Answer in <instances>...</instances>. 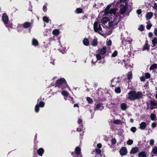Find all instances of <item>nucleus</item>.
<instances>
[{"instance_id": "nucleus-54", "label": "nucleus", "mask_w": 157, "mask_h": 157, "mask_svg": "<svg viewBox=\"0 0 157 157\" xmlns=\"http://www.w3.org/2000/svg\"><path fill=\"white\" fill-rule=\"evenodd\" d=\"M43 10L44 11L46 12L47 11V7L46 6H44L43 7Z\"/></svg>"}, {"instance_id": "nucleus-30", "label": "nucleus", "mask_w": 157, "mask_h": 157, "mask_svg": "<svg viewBox=\"0 0 157 157\" xmlns=\"http://www.w3.org/2000/svg\"><path fill=\"white\" fill-rule=\"evenodd\" d=\"M62 94L64 96H65V97H67L68 95V93L66 91H63L62 92ZM65 100H66V97H65Z\"/></svg>"}, {"instance_id": "nucleus-27", "label": "nucleus", "mask_w": 157, "mask_h": 157, "mask_svg": "<svg viewBox=\"0 0 157 157\" xmlns=\"http://www.w3.org/2000/svg\"><path fill=\"white\" fill-rule=\"evenodd\" d=\"M30 26V24L28 22H25L23 25V27L25 28H27Z\"/></svg>"}, {"instance_id": "nucleus-44", "label": "nucleus", "mask_w": 157, "mask_h": 157, "mask_svg": "<svg viewBox=\"0 0 157 157\" xmlns=\"http://www.w3.org/2000/svg\"><path fill=\"white\" fill-rule=\"evenodd\" d=\"M150 117L151 119L152 120H154L156 117L155 115L153 114H151V115Z\"/></svg>"}, {"instance_id": "nucleus-34", "label": "nucleus", "mask_w": 157, "mask_h": 157, "mask_svg": "<svg viewBox=\"0 0 157 157\" xmlns=\"http://www.w3.org/2000/svg\"><path fill=\"white\" fill-rule=\"evenodd\" d=\"M133 143V141L132 140L129 139L128 140L127 142V144L128 145H131Z\"/></svg>"}, {"instance_id": "nucleus-37", "label": "nucleus", "mask_w": 157, "mask_h": 157, "mask_svg": "<svg viewBox=\"0 0 157 157\" xmlns=\"http://www.w3.org/2000/svg\"><path fill=\"white\" fill-rule=\"evenodd\" d=\"M43 20L44 21L46 22H48L49 21V19L47 17L45 16L43 17Z\"/></svg>"}, {"instance_id": "nucleus-7", "label": "nucleus", "mask_w": 157, "mask_h": 157, "mask_svg": "<svg viewBox=\"0 0 157 157\" xmlns=\"http://www.w3.org/2000/svg\"><path fill=\"white\" fill-rule=\"evenodd\" d=\"M122 65H124L126 68L132 67V65L130 63V60L126 57L125 59H123L122 62Z\"/></svg>"}, {"instance_id": "nucleus-20", "label": "nucleus", "mask_w": 157, "mask_h": 157, "mask_svg": "<svg viewBox=\"0 0 157 157\" xmlns=\"http://www.w3.org/2000/svg\"><path fill=\"white\" fill-rule=\"evenodd\" d=\"M139 157H146V154L144 151H141L138 154Z\"/></svg>"}, {"instance_id": "nucleus-56", "label": "nucleus", "mask_w": 157, "mask_h": 157, "mask_svg": "<svg viewBox=\"0 0 157 157\" xmlns=\"http://www.w3.org/2000/svg\"><path fill=\"white\" fill-rule=\"evenodd\" d=\"M97 147L98 148V149H99L101 148V144H98L97 145Z\"/></svg>"}, {"instance_id": "nucleus-9", "label": "nucleus", "mask_w": 157, "mask_h": 157, "mask_svg": "<svg viewBox=\"0 0 157 157\" xmlns=\"http://www.w3.org/2000/svg\"><path fill=\"white\" fill-rule=\"evenodd\" d=\"M44 103L41 101L40 103L39 104H37L35 107V110L36 112H38L39 110V107H43L44 106Z\"/></svg>"}, {"instance_id": "nucleus-52", "label": "nucleus", "mask_w": 157, "mask_h": 157, "mask_svg": "<svg viewBox=\"0 0 157 157\" xmlns=\"http://www.w3.org/2000/svg\"><path fill=\"white\" fill-rule=\"evenodd\" d=\"M154 33L155 36H157V28L155 29L154 31Z\"/></svg>"}, {"instance_id": "nucleus-17", "label": "nucleus", "mask_w": 157, "mask_h": 157, "mask_svg": "<svg viewBox=\"0 0 157 157\" xmlns=\"http://www.w3.org/2000/svg\"><path fill=\"white\" fill-rule=\"evenodd\" d=\"M98 39L97 37H94L93 40L91 44L92 46H96L98 44L97 42Z\"/></svg>"}, {"instance_id": "nucleus-49", "label": "nucleus", "mask_w": 157, "mask_h": 157, "mask_svg": "<svg viewBox=\"0 0 157 157\" xmlns=\"http://www.w3.org/2000/svg\"><path fill=\"white\" fill-rule=\"evenodd\" d=\"M144 27L142 25H141L140 27L139 28V30L140 31H143L144 29Z\"/></svg>"}, {"instance_id": "nucleus-46", "label": "nucleus", "mask_w": 157, "mask_h": 157, "mask_svg": "<svg viewBox=\"0 0 157 157\" xmlns=\"http://www.w3.org/2000/svg\"><path fill=\"white\" fill-rule=\"evenodd\" d=\"M130 129L132 132H135L136 131V128L135 127H132Z\"/></svg>"}, {"instance_id": "nucleus-23", "label": "nucleus", "mask_w": 157, "mask_h": 157, "mask_svg": "<svg viewBox=\"0 0 157 157\" xmlns=\"http://www.w3.org/2000/svg\"><path fill=\"white\" fill-rule=\"evenodd\" d=\"M32 44L35 46H37L38 44V41L36 39H33L32 40Z\"/></svg>"}, {"instance_id": "nucleus-31", "label": "nucleus", "mask_w": 157, "mask_h": 157, "mask_svg": "<svg viewBox=\"0 0 157 157\" xmlns=\"http://www.w3.org/2000/svg\"><path fill=\"white\" fill-rule=\"evenodd\" d=\"M86 100L89 103L91 104L93 102V101L91 98H90L87 97L86 98Z\"/></svg>"}, {"instance_id": "nucleus-45", "label": "nucleus", "mask_w": 157, "mask_h": 157, "mask_svg": "<svg viewBox=\"0 0 157 157\" xmlns=\"http://www.w3.org/2000/svg\"><path fill=\"white\" fill-rule=\"evenodd\" d=\"M112 144H115L116 143V140L114 138H113L111 140Z\"/></svg>"}, {"instance_id": "nucleus-21", "label": "nucleus", "mask_w": 157, "mask_h": 157, "mask_svg": "<svg viewBox=\"0 0 157 157\" xmlns=\"http://www.w3.org/2000/svg\"><path fill=\"white\" fill-rule=\"evenodd\" d=\"M153 13L152 12H149L147 13L146 16V18L147 19H150L152 16Z\"/></svg>"}, {"instance_id": "nucleus-39", "label": "nucleus", "mask_w": 157, "mask_h": 157, "mask_svg": "<svg viewBox=\"0 0 157 157\" xmlns=\"http://www.w3.org/2000/svg\"><path fill=\"white\" fill-rule=\"evenodd\" d=\"M150 74L148 73H146L145 74V78L146 79H148L150 77Z\"/></svg>"}, {"instance_id": "nucleus-13", "label": "nucleus", "mask_w": 157, "mask_h": 157, "mask_svg": "<svg viewBox=\"0 0 157 157\" xmlns=\"http://www.w3.org/2000/svg\"><path fill=\"white\" fill-rule=\"evenodd\" d=\"M139 148L138 147H134L132 148L130 151V153L134 154L139 151Z\"/></svg>"}, {"instance_id": "nucleus-47", "label": "nucleus", "mask_w": 157, "mask_h": 157, "mask_svg": "<svg viewBox=\"0 0 157 157\" xmlns=\"http://www.w3.org/2000/svg\"><path fill=\"white\" fill-rule=\"evenodd\" d=\"M154 143V140L153 139H151L150 140L149 144L151 145H153Z\"/></svg>"}, {"instance_id": "nucleus-15", "label": "nucleus", "mask_w": 157, "mask_h": 157, "mask_svg": "<svg viewBox=\"0 0 157 157\" xmlns=\"http://www.w3.org/2000/svg\"><path fill=\"white\" fill-rule=\"evenodd\" d=\"M152 41V47H154L157 45V38L155 37L151 40Z\"/></svg>"}, {"instance_id": "nucleus-19", "label": "nucleus", "mask_w": 157, "mask_h": 157, "mask_svg": "<svg viewBox=\"0 0 157 157\" xmlns=\"http://www.w3.org/2000/svg\"><path fill=\"white\" fill-rule=\"evenodd\" d=\"M44 151V149L42 148H40L38 150L37 153L39 155L41 156L42 155Z\"/></svg>"}, {"instance_id": "nucleus-14", "label": "nucleus", "mask_w": 157, "mask_h": 157, "mask_svg": "<svg viewBox=\"0 0 157 157\" xmlns=\"http://www.w3.org/2000/svg\"><path fill=\"white\" fill-rule=\"evenodd\" d=\"M150 47V45L148 44V41H147L143 47V49L144 50H149V49Z\"/></svg>"}, {"instance_id": "nucleus-58", "label": "nucleus", "mask_w": 157, "mask_h": 157, "mask_svg": "<svg viewBox=\"0 0 157 157\" xmlns=\"http://www.w3.org/2000/svg\"><path fill=\"white\" fill-rule=\"evenodd\" d=\"M153 36V34L151 33H148V36L149 37H151Z\"/></svg>"}, {"instance_id": "nucleus-8", "label": "nucleus", "mask_w": 157, "mask_h": 157, "mask_svg": "<svg viewBox=\"0 0 157 157\" xmlns=\"http://www.w3.org/2000/svg\"><path fill=\"white\" fill-rule=\"evenodd\" d=\"M127 3H125V5L123 4H121L120 6V13L123 14L126 12L127 7Z\"/></svg>"}, {"instance_id": "nucleus-51", "label": "nucleus", "mask_w": 157, "mask_h": 157, "mask_svg": "<svg viewBox=\"0 0 157 157\" xmlns=\"http://www.w3.org/2000/svg\"><path fill=\"white\" fill-rule=\"evenodd\" d=\"M136 12L139 15L141 13V10L140 9L136 11Z\"/></svg>"}, {"instance_id": "nucleus-25", "label": "nucleus", "mask_w": 157, "mask_h": 157, "mask_svg": "<svg viewBox=\"0 0 157 157\" xmlns=\"http://www.w3.org/2000/svg\"><path fill=\"white\" fill-rule=\"evenodd\" d=\"M96 153H97V154L96 155V157H99V156H100V155H101L100 154L101 152V150L99 149H96Z\"/></svg>"}, {"instance_id": "nucleus-4", "label": "nucleus", "mask_w": 157, "mask_h": 157, "mask_svg": "<svg viewBox=\"0 0 157 157\" xmlns=\"http://www.w3.org/2000/svg\"><path fill=\"white\" fill-rule=\"evenodd\" d=\"M56 85L61 89H64L67 86L65 80L64 78L58 79L56 82Z\"/></svg>"}, {"instance_id": "nucleus-5", "label": "nucleus", "mask_w": 157, "mask_h": 157, "mask_svg": "<svg viewBox=\"0 0 157 157\" xmlns=\"http://www.w3.org/2000/svg\"><path fill=\"white\" fill-rule=\"evenodd\" d=\"M2 20L6 27L8 28L12 27V24L11 23H8V17L6 14V13H4L3 14Z\"/></svg>"}, {"instance_id": "nucleus-1", "label": "nucleus", "mask_w": 157, "mask_h": 157, "mask_svg": "<svg viewBox=\"0 0 157 157\" xmlns=\"http://www.w3.org/2000/svg\"><path fill=\"white\" fill-rule=\"evenodd\" d=\"M112 4L108 5L105 9V14L110 17L109 21L108 23L109 27L111 28H115L120 21L119 14L116 12L115 9L109 10Z\"/></svg>"}, {"instance_id": "nucleus-16", "label": "nucleus", "mask_w": 157, "mask_h": 157, "mask_svg": "<svg viewBox=\"0 0 157 157\" xmlns=\"http://www.w3.org/2000/svg\"><path fill=\"white\" fill-rule=\"evenodd\" d=\"M111 86L112 87H114L116 84V83L117 82V80L116 78H114L112 79L111 81Z\"/></svg>"}, {"instance_id": "nucleus-38", "label": "nucleus", "mask_w": 157, "mask_h": 157, "mask_svg": "<svg viewBox=\"0 0 157 157\" xmlns=\"http://www.w3.org/2000/svg\"><path fill=\"white\" fill-rule=\"evenodd\" d=\"M115 92L117 93H120L121 92V89L118 87L115 89Z\"/></svg>"}, {"instance_id": "nucleus-18", "label": "nucleus", "mask_w": 157, "mask_h": 157, "mask_svg": "<svg viewBox=\"0 0 157 157\" xmlns=\"http://www.w3.org/2000/svg\"><path fill=\"white\" fill-rule=\"evenodd\" d=\"M146 126V123L145 122H141L140 125V127L141 129H145Z\"/></svg>"}, {"instance_id": "nucleus-11", "label": "nucleus", "mask_w": 157, "mask_h": 157, "mask_svg": "<svg viewBox=\"0 0 157 157\" xmlns=\"http://www.w3.org/2000/svg\"><path fill=\"white\" fill-rule=\"evenodd\" d=\"M120 154L122 155H124L127 153V149L125 147H123L121 148L120 151Z\"/></svg>"}, {"instance_id": "nucleus-59", "label": "nucleus", "mask_w": 157, "mask_h": 157, "mask_svg": "<svg viewBox=\"0 0 157 157\" xmlns=\"http://www.w3.org/2000/svg\"><path fill=\"white\" fill-rule=\"evenodd\" d=\"M78 123L79 124H80L82 122V121L80 119H78Z\"/></svg>"}, {"instance_id": "nucleus-50", "label": "nucleus", "mask_w": 157, "mask_h": 157, "mask_svg": "<svg viewBox=\"0 0 157 157\" xmlns=\"http://www.w3.org/2000/svg\"><path fill=\"white\" fill-rule=\"evenodd\" d=\"M157 124L156 123H153L151 124V126L152 127L154 128L156 127Z\"/></svg>"}, {"instance_id": "nucleus-32", "label": "nucleus", "mask_w": 157, "mask_h": 157, "mask_svg": "<svg viewBox=\"0 0 157 157\" xmlns=\"http://www.w3.org/2000/svg\"><path fill=\"white\" fill-rule=\"evenodd\" d=\"M114 123L116 124H120L122 123L121 121L119 120H117L114 121Z\"/></svg>"}, {"instance_id": "nucleus-2", "label": "nucleus", "mask_w": 157, "mask_h": 157, "mask_svg": "<svg viewBox=\"0 0 157 157\" xmlns=\"http://www.w3.org/2000/svg\"><path fill=\"white\" fill-rule=\"evenodd\" d=\"M106 51V47L104 46L102 48L99 49L97 51L98 54L96 55H94L95 57L92 59L91 61V64L93 66L95 64V63L98 60H100L101 59L104 58L103 55L105 54Z\"/></svg>"}, {"instance_id": "nucleus-6", "label": "nucleus", "mask_w": 157, "mask_h": 157, "mask_svg": "<svg viewBox=\"0 0 157 157\" xmlns=\"http://www.w3.org/2000/svg\"><path fill=\"white\" fill-rule=\"evenodd\" d=\"M94 29L95 32H98L101 35L102 34L103 31L100 26V24L98 25V22H95L94 23Z\"/></svg>"}, {"instance_id": "nucleus-26", "label": "nucleus", "mask_w": 157, "mask_h": 157, "mask_svg": "<svg viewBox=\"0 0 157 157\" xmlns=\"http://www.w3.org/2000/svg\"><path fill=\"white\" fill-rule=\"evenodd\" d=\"M157 67V64H154L152 65L150 68V70H152Z\"/></svg>"}, {"instance_id": "nucleus-61", "label": "nucleus", "mask_w": 157, "mask_h": 157, "mask_svg": "<svg viewBox=\"0 0 157 157\" xmlns=\"http://www.w3.org/2000/svg\"><path fill=\"white\" fill-rule=\"evenodd\" d=\"M127 0H120V1L121 2H125V1H126Z\"/></svg>"}, {"instance_id": "nucleus-22", "label": "nucleus", "mask_w": 157, "mask_h": 157, "mask_svg": "<svg viewBox=\"0 0 157 157\" xmlns=\"http://www.w3.org/2000/svg\"><path fill=\"white\" fill-rule=\"evenodd\" d=\"M121 108L122 110H124L127 108V106L126 104L122 103L121 105Z\"/></svg>"}, {"instance_id": "nucleus-63", "label": "nucleus", "mask_w": 157, "mask_h": 157, "mask_svg": "<svg viewBox=\"0 0 157 157\" xmlns=\"http://www.w3.org/2000/svg\"><path fill=\"white\" fill-rule=\"evenodd\" d=\"M130 121H131V122L132 123H133V121H134L133 120V119H131L130 120Z\"/></svg>"}, {"instance_id": "nucleus-29", "label": "nucleus", "mask_w": 157, "mask_h": 157, "mask_svg": "<svg viewBox=\"0 0 157 157\" xmlns=\"http://www.w3.org/2000/svg\"><path fill=\"white\" fill-rule=\"evenodd\" d=\"M59 31L58 29H55L52 32L53 34L55 35H57L59 34Z\"/></svg>"}, {"instance_id": "nucleus-36", "label": "nucleus", "mask_w": 157, "mask_h": 157, "mask_svg": "<svg viewBox=\"0 0 157 157\" xmlns=\"http://www.w3.org/2000/svg\"><path fill=\"white\" fill-rule=\"evenodd\" d=\"M127 42L129 43V44H131V43L130 41H128L126 40H123L122 41V44L126 46L127 44Z\"/></svg>"}, {"instance_id": "nucleus-28", "label": "nucleus", "mask_w": 157, "mask_h": 157, "mask_svg": "<svg viewBox=\"0 0 157 157\" xmlns=\"http://www.w3.org/2000/svg\"><path fill=\"white\" fill-rule=\"evenodd\" d=\"M102 106L101 104H97L95 107V108L97 109H102Z\"/></svg>"}, {"instance_id": "nucleus-48", "label": "nucleus", "mask_w": 157, "mask_h": 157, "mask_svg": "<svg viewBox=\"0 0 157 157\" xmlns=\"http://www.w3.org/2000/svg\"><path fill=\"white\" fill-rule=\"evenodd\" d=\"M151 104L152 105H157V102H155V101H151Z\"/></svg>"}, {"instance_id": "nucleus-10", "label": "nucleus", "mask_w": 157, "mask_h": 157, "mask_svg": "<svg viewBox=\"0 0 157 157\" xmlns=\"http://www.w3.org/2000/svg\"><path fill=\"white\" fill-rule=\"evenodd\" d=\"M75 153L77 157H82L81 155V148L79 147H77L75 148Z\"/></svg>"}, {"instance_id": "nucleus-57", "label": "nucleus", "mask_w": 157, "mask_h": 157, "mask_svg": "<svg viewBox=\"0 0 157 157\" xmlns=\"http://www.w3.org/2000/svg\"><path fill=\"white\" fill-rule=\"evenodd\" d=\"M154 8L155 9H157V4L155 3L154 6Z\"/></svg>"}, {"instance_id": "nucleus-12", "label": "nucleus", "mask_w": 157, "mask_h": 157, "mask_svg": "<svg viewBox=\"0 0 157 157\" xmlns=\"http://www.w3.org/2000/svg\"><path fill=\"white\" fill-rule=\"evenodd\" d=\"M110 17H109V18H108L107 17H103L101 20V21L99 22L100 23H102L103 24H105L108 21L109 22L110 20Z\"/></svg>"}, {"instance_id": "nucleus-24", "label": "nucleus", "mask_w": 157, "mask_h": 157, "mask_svg": "<svg viewBox=\"0 0 157 157\" xmlns=\"http://www.w3.org/2000/svg\"><path fill=\"white\" fill-rule=\"evenodd\" d=\"M83 44L86 46H87L89 44V41L87 39H85L83 40Z\"/></svg>"}, {"instance_id": "nucleus-43", "label": "nucleus", "mask_w": 157, "mask_h": 157, "mask_svg": "<svg viewBox=\"0 0 157 157\" xmlns=\"http://www.w3.org/2000/svg\"><path fill=\"white\" fill-rule=\"evenodd\" d=\"M117 52L116 51H115L112 55V57H115L117 56Z\"/></svg>"}, {"instance_id": "nucleus-60", "label": "nucleus", "mask_w": 157, "mask_h": 157, "mask_svg": "<svg viewBox=\"0 0 157 157\" xmlns=\"http://www.w3.org/2000/svg\"><path fill=\"white\" fill-rule=\"evenodd\" d=\"M59 49H60V51H62V50H63V51H65L66 50V48H64V49H62V48H60Z\"/></svg>"}, {"instance_id": "nucleus-41", "label": "nucleus", "mask_w": 157, "mask_h": 157, "mask_svg": "<svg viewBox=\"0 0 157 157\" xmlns=\"http://www.w3.org/2000/svg\"><path fill=\"white\" fill-rule=\"evenodd\" d=\"M107 45L108 46H110L112 44V41L110 40H107L106 41Z\"/></svg>"}, {"instance_id": "nucleus-40", "label": "nucleus", "mask_w": 157, "mask_h": 157, "mask_svg": "<svg viewBox=\"0 0 157 157\" xmlns=\"http://www.w3.org/2000/svg\"><path fill=\"white\" fill-rule=\"evenodd\" d=\"M132 72L131 71L129 72H128V75H127V77H128V79H129L130 78H131L132 77Z\"/></svg>"}, {"instance_id": "nucleus-33", "label": "nucleus", "mask_w": 157, "mask_h": 157, "mask_svg": "<svg viewBox=\"0 0 157 157\" xmlns=\"http://www.w3.org/2000/svg\"><path fill=\"white\" fill-rule=\"evenodd\" d=\"M147 24L146 26V28L148 29H150L151 26H152V25L150 24V22L149 21L147 22Z\"/></svg>"}, {"instance_id": "nucleus-35", "label": "nucleus", "mask_w": 157, "mask_h": 157, "mask_svg": "<svg viewBox=\"0 0 157 157\" xmlns=\"http://www.w3.org/2000/svg\"><path fill=\"white\" fill-rule=\"evenodd\" d=\"M152 151L154 154H157V147H154L152 149Z\"/></svg>"}, {"instance_id": "nucleus-53", "label": "nucleus", "mask_w": 157, "mask_h": 157, "mask_svg": "<svg viewBox=\"0 0 157 157\" xmlns=\"http://www.w3.org/2000/svg\"><path fill=\"white\" fill-rule=\"evenodd\" d=\"M80 128H78L77 129V130L78 131H81L82 130V126H81Z\"/></svg>"}, {"instance_id": "nucleus-42", "label": "nucleus", "mask_w": 157, "mask_h": 157, "mask_svg": "<svg viewBox=\"0 0 157 157\" xmlns=\"http://www.w3.org/2000/svg\"><path fill=\"white\" fill-rule=\"evenodd\" d=\"M77 13H81L82 12V10L80 8H78L76 10Z\"/></svg>"}, {"instance_id": "nucleus-62", "label": "nucleus", "mask_w": 157, "mask_h": 157, "mask_svg": "<svg viewBox=\"0 0 157 157\" xmlns=\"http://www.w3.org/2000/svg\"><path fill=\"white\" fill-rule=\"evenodd\" d=\"M74 106V107H78V105L77 104H75Z\"/></svg>"}, {"instance_id": "nucleus-64", "label": "nucleus", "mask_w": 157, "mask_h": 157, "mask_svg": "<svg viewBox=\"0 0 157 157\" xmlns=\"http://www.w3.org/2000/svg\"><path fill=\"white\" fill-rule=\"evenodd\" d=\"M99 157H106L105 155H100V156Z\"/></svg>"}, {"instance_id": "nucleus-55", "label": "nucleus", "mask_w": 157, "mask_h": 157, "mask_svg": "<svg viewBox=\"0 0 157 157\" xmlns=\"http://www.w3.org/2000/svg\"><path fill=\"white\" fill-rule=\"evenodd\" d=\"M145 78L143 76L140 77V79L142 81H145Z\"/></svg>"}, {"instance_id": "nucleus-3", "label": "nucleus", "mask_w": 157, "mask_h": 157, "mask_svg": "<svg viewBox=\"0 0 157 157\" xmlns=\"http://www.w3.org/2000/svg\"><path fill=\"white\" fill-rule=\"evenodd\" d=\"M142 94L139 92L136 93L135 91H131L128 93V98L130 100H132L136 98L141 97Z\"/></svg>"}]
</instances>
